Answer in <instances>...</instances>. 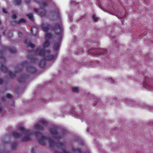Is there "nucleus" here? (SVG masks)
I'll list each match as a JSON object with an SVG mask.
<instances>
[{"label": "nucleus", "mask_w": 153, "mask_h": 153, "mask_svg": "<svg viewBox=\"0 0 153 153\" xmlns=\"http://www.w3.org/2000/svg\"><path fill=\"white\" fill-rule=\"evenodd\" d=\"M36 137H37V140L38 143L42 146H45V141L47 140L49 142V146L51 148H54L56 146L59 149H65L64 144L62 143H56L55 142L49 137H47L46 135H43L38 132H36L35 133Z\"/></svg>", "instance_id": "obj_1"}, {"label": "nucleus", "mask_w": 153, "mask_h": 153, "mask_svg": "<svg viewBox=\"0 0 153 153\" xmlns=\"http://www.w3.org/2000/svg\"><path fill=\"white\" fill-rule=\"evenodd\" d=\"M41 27L44 31L47 32L49 27L54 31L56 35L59 36V39H61V37L63 33V28L58 23H55L53 25H50L48 24L43 23L41 25Z\"/></svg>", "instance_id": "obj_2"}, {"label": "nucleus", "mask_w": 153, "mask_h": 153, "mask_svg": "<svg viewBox=\"0 0 153 153\" xmlns=\"http://www.w3.org/2000/svg\"><path fill=\"white\" fill-rule=\"evenodd\" d=\"M29 64L26 61L22 62L16 68V71L14 73L11 71H9L8 74L11 78H13L15 76V74L23 69V68L26 67L28 71L31 73H34L36 72V70L33 67L29 66Z\"/></svg>", "instance_id": "obj_3"}, {"label": "nucleus", "mask_w": 153, "mask_h": 153, "mask_svg": "<svg viewBox=\"0 0 153 153\" xmlns=\"http://www.w3.org/2000/svg\"><path fill=\"white\" fill-rule=\"evenodd\" d=\"M2 51H0V63L2 65L1 67V70L3 72L7 73L9 72L7 68L3 64L5 63L6 60L4 57L3 54L4 52L7 50L11 53H14L16 52V50L14 48H8L7 47L5 46H2Z\"/></svg>", "instance_id": "obj_4"}, {"label": "nucleus", "mask_w": 153, "mask_h": 153, "mask_svg": "<svg viewBox=\"0 0 153 153\" xmlns=\"http://www.w3.org/2000/svg\"><path fill=\"white\" fill-rule=\"evenodd\" d=\"M35 54L37 55L43 57L45 60L50 61L55 58V56L50 55V52L49 51H45L44 49H40L37 48L35 51Z\"/></svg>", "instance_id": "obj_5"}, {"label": "nucleus", "mask_w": 153, "mask_h": 153, "mask_svg": "<svg viewBox=\"0 0 153 153\" xmlns=\"http://www.w3.org/2000/svg\"><path fill=\"white\" fill-rule=\"evenodd\" d=\"M108 53V51L106 49L104 48H93L88 50L87 53L90 54L91 56H94L100 55V56L106 55Z\"/></svg>", "instance_id": "obj_6"}, {"label": "nucleus", "mask_w": 153, "mask_h": 153, "mask_svg": "<svg viewBox=\"0 0 153 153\" xmlns=\"http://www.w3.org/2000/svg\"><path fill=\"white\" fill-rule=\"evenodd\" d=\"M17 128L19 130L23 131V133L27 135L24 136L21 139L22 141H26L30 140V135L32 134L33 133V131L32 130H29L23 127L22 126H18Z\"/></svg>", "instance_id": "obj_7"}, {"label": "nucleus", "mask_w": 153, "mask_h": 153, "mask_svg": "<svg viewBox=\"0 0 153 153\" xmlns=\"http://www.w3.org/2000/svg\"><path fill=\"white\" fill-rule=\"evenodd\" d=\"M153 80L151 78H147L144 82L143 87L146 89L150 91H153Z\"/></svg>", "instance_id": "obj_8"}, {"label": "nucleus", "mask_w": 153, "mask_h": 153, "mask_svg": "<svg viewBox=\"0 0 153 153\" xmlns=\"http://www.w3.org/2000/svg\"><path fill=\"white\" fill-rule=\"evenodd\" d=\"M132 102H131L130 104L132 105L131 106L134 107L136 105H137L138 106H139L143 108H146L147 109L150 111L151 110H153V107H149L146 105L145 104L143 103H141V102H137L132 100Z\"/></svg>", "instance_id": "obj_9"}, {"label": "nucleus", "mask_w": 153, "mask_h": 153, "mask_svg": "<svg viewBox=\"0 0 153 153\" xmlns=\"http://www.w3.org/2000/svg\"><path fill=\"white\" fill-rule=\"evenodd\" d=\"M59 128L57 127H54L49 129L50 132L54 135V137L57 139L61 138V136L59 135L58 131H59Z\"/></svg>", "instance_id": "obj_10"}, {"label": "nucleus", "mask_w": 153, "mask_h": 153, "mask_svg": "<svg viewBox=\"0 0 153 153\" xmlns=\"http://www.w3.org/2000/svg\"><path fill=\"white\" fill-rule=\"evenodd\" d=\"M63 35V34L62 35ZM57 40L59 41L58 42H56L54 43L53 46V49L54 51H59L60 48V43L61 40L62 39V37H61V39H59V36L58 35H57Z\"/></svg>", "instance_id": "obj_11"}, {"label": "nucleus", "mask_w": 153, "mask_h": 153, "mask_svg": "<svg viewBox=\"0 0 153 153\" xmlns=\"http://www.w3.org/2000/svg\"><path fill=\"white\" fill-rule=\"evenodd\" d=\"M29 77V75L26 74H24L22 75V76L19 77L18 79V81L20 83H24L25 81Z\"/></svg>", "instance_id": "obj_12"}, {"label": "nucleus", "mask_w": 153, "mask_h": 153, "mask_svg": "<svg viewBox=\"0 0 153 153\" xmlns=\"http://www.w3.org/2000/svg\"><path fill=\"white\" fill-rule=\"evenodd\" d=\"M25 44H27V48L30 47L32 48V49H33L35 46V45L33 44L32 43L30 42L27 43V41L26 39H25ZM33 51V50H32V49L31 51H29V50L27 51L28 52H32Z\"/></svg>", "instance_id": "obj_13"}, {"label": "nucleus", "mask_w": 153, "mask_h": 153, "mask_svg": "<svg viewBox=\"0 0 153 153\" xmlns=\"http://www.w3.org/2000/svg\"><path fill=\"white\" fill-rule=\"evenodd\" d=\"M93 102H94L95 103H93V105L95 106L98 105H100L101 101L99 98H98L97 97H95L93 99Z\"/></svg>", "instance_id": "obj_14"}, {"label": "nucleus", "mask_w": 153, "mask_h": 153, "mask_svg": "<svg viewBox=\"0 0 153 153\" xmlns=\"http://www.w3.org/2000/svg\"><path fill=\"white\" fill-rule=\"evenodd\" d=\"M106 102L110 103V105H112L114 104L116 102L115 99H114L113 98H110L106 99Z\"/></svg>", "instance_id": "obj_15"}, {"label": "nucleus", "mask_w": 153, "mask_h": 153, "mask_svg": "<svg viewBox=\"0 0 153 153\" xmlns=\"http://www.w3.org/2000/svg\"><path fill=\"white\" fill-rule=\"evenodd\" d=\"M39 66L41 68H44L45 66V63L44 59L41 60L39 63Z\"/></svg>", "instance_id": "obj_16"}, {"label": "nucleus", "mask_w": 153, "mask_h": 153, "mask_svg": "<svg viewBox=\"0 0 153 153\" xmlns=\"http://www.w3.org/2000/svg\"><path fill=\"white\" fill-rule=\"evenodd\" d=\"M27 59L30 60L31 63H34L37 61V59L36 58H34L32 56H28L27 57Z\"/></svg>", "instance_id": "obj_17"}, {"label": "nucleus", "mask_w": 153, "mask_h": 153, "mask_svg": "<svg viewBox=\"0 0 153 153\" xmlns=\"http://www.w3.org/2000/svg\"><path fill=\"white\" fill-rule=\"evenodd\" d=\"M34 128L36 129L39 131L42 130L44 129L43 127L41 126L38 123L35 125L34 126Z\"/></svg>", "instance_id": "obj_18"}, {"label": "nucleus", "mask_w": 153, "mask_h": 153, "mask_svg": "<svg viewBox=\"0 0 153 153\" xmlns=\"http://www.w3.org/2000/svg\"><path fill=\"white\" fill-rule=\"evenodd\" d=\"M71 150L74 153H81V150L80 149L75 147H72Z\"/></svg>", "instance_id": "obj_19"}, {"label": "nucleus", "mask_w": 153, "mask_h": 153, "mask_svg": "<svg viewBox=\"0 0 153 153\" xmlns=\"http://www.w3.org/2000/svg\"><path fill=\"white\" fill-rule=\"evenodd\" d=\"M12 134L13 136L16 138H17L19 137H21L22 138V134H19L16 132H15L13 133Z\"/></svg>", "instance_id": "obj_20"}, {"label": "nucleus", "mask_w": 153, "mask_h": 153, "mask_svg": "<svg viewBox=\"0 0 153 153\" xmlns=\"http://www.w3.org/2000/svg\"><path fill=\"white\" fill-rule=\"evenodd\" d=\"M59 131H60V134H59V135L61 136V138L62 137H63L65 134L66 133V131L64 130H63L62 129H60L59 128Z\"/></svg>", "instance_id": "obj_21"}, {"label": "nucleus", "mask_w": 153, "mask_h": 153, "mask_svg": "<svg viewBox=\"0 0 153 153\" xmlns=\"http://www.w3.org/2000/svg\"><path fill=\"white\" fill-rule=\"evenodd\" d=\"M15 22L16 23L19 25L22 23H25V21L24 19L22 18L19 20L15 21Z\"/></svg>", "instance_id": "obj_22"}, {"label": "nucleus", "mask_w": 153, "mask_h": 153, "mask_svg": "<svg viewBox=\"0 0 153 153\" xmlns=\"http://www.w3.org/2000/svg\"><path fill=\"white\" fill-rule=\"evenodd\" d=\"M51 35L50 33H47L45 35V40H49L51 37Z\"/></svg>", "instance_id": "obj_23"}, {"label": "nucleus", "mask_w": 153, "mask_h": 153, "mask_svg": "<svg viewBox=\"0 0 153 153\" xmlns=\"http://www.w3.org/2000/svg\"><path fill=\"white\" fill-rule=\"evenodd\" d=\"M50 45V42L49 40H46L45 42L43 45V47L44 48L48 47Z\"/></svg>", "instance_id": "obj_24"}, {"label": "nucleus", "mask_w": 153, "mask_h": 153, "mask_svg": "<svg viewBox=\"0 0 153 153\" xmlns=\"http://www.w3.org/2000/svg\"><path fill=\"white\" fill-rule=\"evenodd\" d=\"M27 16L28 18L31 21H34L33 15L32 13H30L28 14L27 15Z\"/></svg>", "instance_id": "obj_25"}, {"label": "nucleus", "mask_w": 153, "mask_h": 153, "mask_svg": "<svg viewBox=\"0 0 153 153\" xmlns=\"http://www.w3.org/2000/svg\"><path fill=\"white\" fill-rule=\"evenodd\" d=\"M108 81L111 83L116 84V82H117V80H114L112 78H110L108 79Z\"/></svg>", "instance_id": "obj_26"}, {"label": "nucleus", "mask_w": 153, "mask_h": 153, "mask_svg": "<svg viewBox=\"0 0 153 153\" xmlns=\"http://www.w3.org/2000/svg\"><path fill=\"white\" fill-rule=\"evenodd\" d=\"M39 122L42 124L44 125L45 126L47 125L48 122L45 120H41L39 121Z\"/></svg>", "instance_id": "obj_27"}, {"label": "nucleus", "mask_w": 153, "mask_h": 153, "mask_svg": "<svg viewBox=\"0 0 153 153\" xmlns=\"http://www.w3.org/2000/svg\"><path fill=\"white\" fill-rule=\"evenodd\" d=\"M21 3V0H14V3L15 5H20Z\"/></svg>", "instance_id": "obj_28"}, {"label": "nucleus", "mask_w": 153, "mask_h": 153, "mask_svg": "<svg viewBox=\"0 0 153 153\" xmlns=\"http://www.w3.org/2000/svg\"><path fill=\"white\" fill-rule=\"evenodd\" d=\"M17 144L16 143H12L11 146V149H12L14 150L16 148Z\"/></svg>", "instance_id": "obj_29"}, {"label": "nucleus", "mask_w": 153, "mask_h": 153, "mask_svg": "<svg viewBox=\"0 0 153 153\" xmlns=\"http://www.w3.org/2000/svg\"><path fill=\"white\" fill-rule=\"evenodd\" d=\"M92 18L93 19V21L95 22H97L98 20V19L96 17L95 15L93 14L92 16Z\"/></svg>", "instance_id": "obj_30"}, {"label": "nucleus", "mask_w": 153, "mask_h": 153, "mask_svg": "<svg viewBox=\"0 0 153 153\" xmlns=\"http://www.w3.org/2000/svg\"><path fill=\"white\" fill-rule=\"evenodd\" d=\"M72 91L73 92H79V88L77 87H75L72 88Z\"/></svg>", "instance_id": "obj_31"}, {"label": "nucleus", "mask_w": 153, "mask_h": 153, "mask_svg": "<svg viewBox=\"0 0 153 153\" xmlns=\"http://www.w3.org/2000/svg\"><path fill=\"white\" fill-rule=\"evenodd\" d=\"M5 97L9 99H12L13 98L12 96L8 93L6 95H5Z\"/></svg>", "instance_id": "obj_32"}, {"label": "nucleus", "mask_w": 153, "mask_h": 153, "mask_svg": "<svg viewBox=\"0 0 153 153\" xmlns=\"http://www.w3.org/2000/svg\"><path fill=\"white\" fill-rule=\"evenodd\" d=\"M125 102L128 105H130L131 102H132V100L130 99H126L125 100Z\"/></svg>", "instance_id": "obj_33"}, {"label": "nucleus", "mask_w": 153, "mask_h": 153, "mask_svg": "<svg viewBox=\"0 0 153 153\" xmlns=\"http://www.w3.org/2000/svg\"><path fill=\"white\" fill-rule=\"evenodd\" d=\"M62 153H71L70 152L67 151H66L64 149L62 150ZM55 153H61L60 152L58 151H56L55 152Z\"/></svg>", "instance_id": "obj_34"}, {"label": "nucleus", "mask_w": 153, "mask_h": 153, "mask_svg": "<svg viewBox=\"0 0 153 153\" xmlns=\"http://www.w3.org/2000/svg\"><path fill=\"white\" fill-rule=\"evenodd\" d=\"M34 29H36V31L35 33H33V30H31V33L32 35L33 36H35L36 35V34L37 33V29L36 28H34Z\"/></svg>", "instance_id": "obj_35"}, {"label": "nucleus", "mask_w": 153, "mask_h": 153, "mask_svg": "<svg viewBox=\"0 0 153 153\" xmlns=\"http://www.w3.org/2000/svg\"><path fill=\"white\" fill-rule=\"evenodd\" d=\"M18 35L19 37H21L22 36V33L20 31H18Z\"/></svg>", "instance_id": "obj_36"}, {"label": "nucleus", "mask_w": 153, "mask_h": 153, "mask_svg": "<svg viewBox=\"0 0 153 153\" xmlns=\"http://www.w3.org/2000/svg\"><path fill=\"white\" fill-rule=\"evenodd\" d=\"M1 101H4L5 102L6 100L5 99V98L4 97H1Z\"/></svg>", "instance_id": "obj_37"}, {"label": "nucleus", "mask_w": 153, "mask_h": 153, "mask_svg": "<svg viewBox=\"0 0 153 153\" xmlns=\"http://www.w3.org/2000/svg\"><path fill=\"white\" fill-rule=\"evenodd\" d=\"M34 1L37 3H39L41 2L42 0H34Z\"/></svg>", "instance_id": "obj_38"}, {"label": "nucleus", "mask_w": 153, "mask_h": 153, "mask_svg": "<svg viewBox=\"0 0 153 153\" xmlns=\"http://www.w3.org/2000/svg\"><path fill=\"white\" fill-rule=\"evenodd\" d=\"M2 11L4 13H7V10L4 8L2 9Z\"/></svg>", "instance_id": "obj_39"}, {"label": "nucleus", "mask_w": 153, "mask_h": 153, "mask_svg": "<svg viewBox=\"0 0 153 153\" xmlns=\"http://www.w3.org/2000/svg\"><path fill=\"white\" fill-rule=\"evenodd\" d=\"M11 18L13 19H16V16L15 15H12L11 16Z\"/></svg>", "instance_id": "obj_40"}, {"label": "nucleus", "mask_w": 153, "mask_h": 153, "mask_svg": "<svg viewBox=\"0 0 153 153\" xmlns=\"http://www.w3.org/2000/svg\"><path fill=\"white\" fill-rule=\"evenodd\" d=\"M33 11L36 13H37L38 12V10L37 8H34L33 9Z\"/></svg>", "instance_id": "obj_41"}, {"label": "nucleus", "mask_w": 153, "mask_h": 153, "mask_svg": "<svg viewBox=\"0 0 153 153\" xmlns=\"http://www.w3.org/2000/svg\"><path fill=\"white\" fill-rule=\"evenodd\" d=\"M31 0H25V1L26 3L27 4H29Z\"/></svg>", "instance_id": "obj_42"}, {"label": "nucleus", "mask_w": 153, "mask_h": 153, "mask_svg": "<svg viewBox=\"0 0 153 153\" xmlns=\"http://www.w3.org/2000/svg\"><path fill=\"white\" fill-rule=\"evenodd\" d=\"M3 80L1 79H0V85H2L3 83Z\"/></svg>", "instance_id": "obj_43"}, {"label": "nucleus", "mask_w": 153, "mask_h": 153, "mask_svg": "<svg viewBox=\"0 0 153 153\" xmlns=\"http://www.w3.org/2000/svg\"><path fill=\"white\" fill-rule=\"evenodd\" d=\"M34 149L33 148H32L31 150V153H34Z\"/></svg>", "instance_id": "obj_44"}, {"label": "nucleus", "mask_w": 153, "mask_h": 153, "mask_svg": "<svg viewBox=\"0 0 153 153\" xmlns=\"http://www.w3.org/2000/svg\"><path fill=\"white\" fill-rule=\"evenodd\" d=\"M9 35H10V37H11L12 36V34L11 33H9Z\"/></svg>", "instance_id": "obj_45"}, {"label": "nucleus", "mask_w": 153, "mask_h": 153, "mask_svg": "<svg viewBox=\"0 0 153 153\" xmlns=\"http://www.w3.org/2000/svg\"><path fill=\"white\" fill-rule=\"evenodd\" d=\"M70 20L71 22L73 21V19L72 18L71 16V18H70Z\"/></svg>", "instance_id": "obj_46"}, {"label": "nucleus", "mask_w": 153, "mask_h": 153, "mask_svg": "<svg viewBox=\"0 0 153 153\" xmlns=\"http://www.w3.org/2000/svg\"><path fill=\"white\" fill-rule=\"evenodd\" d=\"M3 34L4 35H5V32H3Z\"/></svg>", "instance_id": "obj_47"}, {"label": "nucleus", "mask_w": 153, "mask_h": 153, "mask_svg": "<svg viewBox=\"0 0 153 153\" xmlns=\"http://www.w3.org/2000/svg\"><path fill=\"white\" fill-rule=\"evenodd\" d=\"M85 153H90L89 152H85Z\"/></svg>", "instance_id": "obj_48"}, {"label": "nucleus", "mask_w": 153, "mask_h": 153, "mask_svg": "<svg viewBox=\"0 0 153 153\" xmlns=\"http://www.w3.org/2000/svg\"><path fill=\"white\" fill-rule=\"evenodd\" d=\"M43 11L44 12H44H45V10H43Z\"/></svg>", "instance_id": "obj_49"}, {"label": "nucleus", "mask_w": 153, "mask_h": 153, "mask_svg": "<svg viewBox=\"0 0 153 153\" xmlns=\"http://www.w3.org/2000/svg\"><path fill=\"white\" fill-rule=\"evenodd\" d=\"M111 65H113V64L112 63H111Z\"/></svg>", "instance_id": "obj_50"}, {"label": "nucleus", "mask_w": 153, "mask_h": 153, "mask_svg": "<svg viewBox=\"0 0 153 153\" xmlns=\"http://www.w3.org/2000/svg\"><path fill=\"white\" fill-rule=\"evenodd\" d=\"M88 131V129H87V131Z\"/></svg>", "instance_id": "obj_51"}, {"label": "nucleus", "mask_w": 153, "mask_h": 153, "mask_svg": "<svg viewBox=\"0 0 153 153\" xmlns=\"http://www.w3.org/2000/svg\"><path fill=\"white\" fill-rule=\"evenodd\" d=\"M45 5H47V4H46L45 3Z\"/></svg>", "instance_id": "obj_52"}, {"label": "nucleus", "mask_w": 153, "mask_h": 153, "mask_svg": "<svg viewBox=\"0 0 153 153\" xmlns=\"http://www.w3.org/2000/svg\"><path fill=\"white\" fill-rule=\"evenodd\" d=\"M80 20H82V19H80Z\"/></svg>", "instance_id": "obj_53"}]
</instances>
